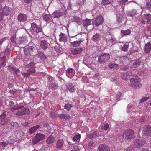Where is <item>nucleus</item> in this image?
Instances as JSON below:
<instances>
[{
	"label": "nucleus",
	"mask_w": 151,
	"mask_h": 151,
	"mask_svg": "<svg viewBox=\"0 0 151 151\" xmlns=\"http://www.w3.org/2000/svg\"><path fill=\"white\" fill-rule=\"evenodd\" d=\"M131 83L130 86L135 89H138L140 88L142 85L140 83L141 79L137 75L133 76L130 79Z\"/></svg>",
	"instance_id": "nucleus-1"
},
{
	"label": "nucleus",
	"mask_w": 151,
	"mask_h": 151,
	"mask_svg": "<svg viewBox=\"0 0 151 151\" xmlns=\"http://www.w3.org/2000/svg\"><path fill=\"white\" fill-rule=\"evenodd\" d=\"M101 127L102 129L106 130H107L109 127V124L107 123L102 124Z\"/></svg>",
	"instance_id": "nucleus-36"
},
{
	"label": "nucleus",
	"mask_w": 151,
	"mask_h": 151,
	"mask_svg": "<svg viewBox=\"0 0 151 151\" xmlns=\"http://www.w3.org/2000/svg\"><path fill=\"white\" fill-rule=\"evenodd\" d=\"M64 68H62L61 69L59 70L58 71V73L60 75H62L63 73L64 72Z\"/></svg>",
	"instance_id": "nucleus-57"
},
{
	"label": "nucleus",
	"mask_w": 151,
	"mask_h": 151,
	"mask_svg": "<svg viewBox=\"0 0 151 151\" xmlns=\"http://www.w3.org/2000/svg\"><path fill=\"white\" fill-rule=\"evenodd\" d=\"M135 13H128L127 14V15H128V16H133L135 15Z\"/></svg>",
	"instance_id": "nucleus-63"
},
{
	"label": "nucleus",
	"mask_w": 151,
	"mask_h": 151,
	"mask_svg": "<svg viewBox=\"0 0 151 151\" xmlns=\"http://www.w3.org/2000/svg\"><path fill=\"white\" fill-rule=\"evenodd\" d=\"M91 22L90 20L86 19L83 21V25L85 26H87L91 24Z\"/></svg>",
	"instance_id": "nucleus-31"
},
{
	"label": "nucleus",
	"mask_w": 151,
	"mask_h": 151,
	"mask_svg": "<svg viewBox=\"0 0 151 151\" xmlns=\"http://www.w3.org/2000/svg\"><path fill=\"white\" fill-rule=\"evenodd\" d=\"M64 116V114H58V116L60 118H63Z\"/></svg>",
	"instance_id": "nucleus-61"
},
{
	"label": "nucleus",
	"mask_w": 151,
	"mask_h": 151,
	"mask_svg": "<svg viewBox=\"0 0 151 151\" xmlns=\"http://www.w3.org/2000/svg\"><path fill=\"white\" fill-rule=\"evenodd\" d=\"M151 50V43L148 42L144 46V52L146 53H149Z\"/></svg>",
	"instance_id": "nucleus-17"
},
{
	"label": "nucleus",
	"mask_w": 151,
	"mask_h": 151,
	"mask_svg": "<svg viewBox=\"0 0 151 151\" xmlns=\"http://www.w3.org/2000/svg\"><path fill=\"white\" fill-rule=\"evenodd\" d=\"M98 151H110V150L107 145L101 144L99 146Z\"/></svg>",
	"instance_id": "nucleus-14"
},
{
	"label": "nucleus",
	"mask_w": 151,
	"mask_h": 151,
	"mask_svg": "<svg viewBox=\"0 0 151 151\" xmlns=\"http://www.w3.org/2000/svg\"><path fill=\"white\" fill-rule=\"evenodd\" d=\"M110 2V0H102V4L104 5H107Z\"/></svg>",
	"instance_id": "nucleus-44"
},
{
	"label": "nucleus",
	"mask_w": 151,
	"mask_h": 151,
	"mask_svg": "<svg viewBox=\"0 0 151 151\" xmlns=\"http://www.w3.org/2000/svg\"><path fill=\"white\" fill-rule=\"evenodd\" d=\"M13 74L14 75H17L19 73V69L15 67L13 68Z\"/></svg>",
	"instance_id": "nucleus-41"
},
{
	"label": "nucleus",
	"mask_w": 151,
	"mask_h": 151,
	"mask_svg": "<svg viewBox=\"0 0 151 151\" xmlns=\"http://www.w3.org/2000/svg\"><path fill=\"white\" fill-rule=\"evenodd\" d=\"M18 20L20 22H24L27 20V17L26 14L23 13L19 14L18 16Z\"/></svg>",
	"instance_id": "nucleus-15"
},
{
	"label": "nucleus",
	"mask_w": 151,
	"mask_h": 151,
	"mask_svg": "<svg viewBox=\"0 0 151 151\" xmlns=\"http://www.w3.org/2000/svg\"><path fill=\"white\" fill-rule=\"evenodd\" d=\"M128 47V44H124L122 48V50L124 51H126L127 50Z\"/></svg>",
	"instance_id": "nucleus-40"
},
{
	"label": "nucleus",
	"mask_w": 151,
	"mask_h": 151,
	"mask_svg": "<svg viewBox=\"0 0 151 151\" xmlns=\"http://www.w3.org/2000/svg\"><path fill=\"white\" fill-rule=\"evenodd\" d=\"M124 13H123V10L120 11V10H117L116 13V14L117 16H123Z\"/></svg>",
	"instance_id": "nucleus-39"
},
{
	"label": "nucleus",
	"mask_w": 151,
	"mask_h": 151,
	"mask_svg": "<svg viewBox=\"0 0 151 151\" xmlns=\"http://www.w3.org/2000/svg\"><path fill=\"white\" fill-rule=\"evenodd\" d=\"M11 41L13 43H16V42L15 40V37L13 35L11 38Z\"/></svg>",
	"instance_id": "nucleus-51"
},
{
	"label": "nucleus",
	"mask_w": 151,
	"mask_h": 151,
	"mask_svg": "<svg viewBox=\"0 0 151 151\" xmlns=\"http://www.w3.org/2000/svg\"><path fill=\"white\" fill-rule=\"evenodd\" d=\"M38 55L39 57L42 59L45 60L46 58L45 55L42 52H39Z\"/></svg>",
	"instance_id": "nucleus-34"
},
{
	"label": "nucleus",
	"mask_w": 151,
	"mask_h": 151,
	"mask_svg": "<svg viewBox=\"0 0 151 151\" xmlns=\"http://www.w3.org/2000/svg\"><path fill=\"white\" fill-rule=\"evenodd\" d=\"M149 99V97H144L140 101V103H142L143 102L146 101V100H148Z\"/></svg>",
	"instance_id": "nucleus-49"
},
{
	"label": "nucleus",
	"mask_w": 151,
	"mask_h": 151,
	"mask_svg": "<svg viewBox=\"0 0 151 151\" xmlns=\"http://www.w3.org/2000/svg\"><path fill=\"white\" fill-rule=\"evenodd\" d=\"M134 131L131 129L127 130L126 131L125 139L127 140L130 139L134 137Z\"/></svg>",
	"instance_id": "nucleus-10"
},
{
	"label": "nucleus",
	"mask_w": 151,
	"mask_h": 151,
	"mask_svg": "<svg viewBox=\"0 0 151 151\" xmlns=\"http://www.w3.org/2000/svg\"><path fill=\"white\" fill-rule=\"evenodd\" d=\"M143 133L147 136L151 135V125L145 126L143 131Z\"/></svg>",
	"instance_id": "nucleus-11"
},
{
	"label": "nucleus",
	"mask_w": 151,
	"mask_h": 151,
	"mask_svg": "<svg viewBox=\"0 0 151 151\" xmlns=\"http://www.w3.org/2000/svg\"><path fill=\"white\" fill-rule=\"evenodd\" d=\"M121 33H122L121 36L123 37L129 35L131 33V31L129 29H127L125 31L121 30Z\"/></svg>",
	"instance_id": "nucleus-24"
},
{
	"label": "nucleus",
	"mask_w": 151,
	"mask_h": 151,
	"mask_svg": "<svg viewBox=\"0 0 151 151\" xmlns=\"http://www.w3.org/2000/svg\"><path fill=\"white\" fill-rule=\"evenodd\" d=\"M44 126L45 127H47L48 130H49L50 128L49 127V125L47 124H44Z\"/></svg>",
	"instance_id": "nucleus-62"
},
{
	"label": "nucleus",
	"mask_w": 151,
	"mask_h": 151,
	"mask_svg": "<svg viewBox=\"0 0 151 151\" xmlns=\"http://www.w3.org/2000/svg\"><path fill=\"white\" fill-rule=\"evenodd\" d=\"M10 123L9 120V119H6L5 120V122L3 123H1V124L3 125H4L5 124H8V123Z\"/></svg>",
	"instance_id": "nucleus-58"
},
{
	"label": "nucleus",
	"mask_w": 151,
	"mask_h": 151,
	"mask_svg": "<svg viewBox=\"0 0 151 151\" xmlns=\"http://www.w3.org/2000/svg\"><path fill=\"white\" fill-rule=\"evenodd\" d=\"M32 1V0H24V1L27 3H30Z\"/></svg>",
	"instance_id": "nucleus-64"
},
{
	"label": "nucleus",
	"mask_w": 151,
	"mask_h": 151,
	"mask_svg": "<svg viewBox=\"0 0 151 151\" xmlns=\"http://www.w3.org/2000/svg\"><path fill=\"white\" fill-rule=\"evenodd\" d=\"M6 39L7 38L6 37H3L0 39V47L1 46L3 43L4 42Z\"/></svg>",
	"instance_id": "nucleus-48"
},
{
	"label": "nucleus",
	"mask_w": 151,
	"mask_h": 151,
	"mask_svg": "<svg viewBox=\"0 0 151 151\" xmlns=\"http://www.w3.org/2000/svg\"><path fill=\"white\" fill-rule=\"evenodd\" d=\"M128 0H121L120 1V3L122 5L124 4Z\"/></svg>",
	"instance_id": "nucleus-60"
},
{
	"label": "nucleus",
	"mask_w": 151,
	"mask_h": 151,
	"mask_svg": "<svg viewBox=\"0 0 151 151\" xmlns=\"http://www.w3.org/2000/svg\"><path fill=\"white\" fill-rule=\"evenodd\" d=\"M68 89L70 92H73L75 91V88L73 84L70 83H68L66 85Z\"/></svg>",
	"instance_id": "nucleus-22"
},
{
	"label": "nucleus",
	"mask_w": 151,
	"mask_h": 151,
	"mask_svg": "<svg viewBox=\"0 0 151 151\" xmlns=\"http://www.w3.org/2000/svg\"><path fill=\"white\" fill-rule=\"evenodd\" d=\"M141 63V61L140 60L138 59L132 60L130 63L131 68L132 69H134L139 67Z\"/></svg>",
	"instance_id": "nucleus-6"
},
{
	"label": "nucleus",
	"mask_w": 151,
	"mask_h": 151,
	"mask_svg": "<svg viewBox=\"0 0 151 151\" xmlns=\"http://www.w3.org/2000/svg\"><path fill=\"white\" fill-rule=\"evenodd\" d=\"M129 67L127 65H124L122 67V69L123 71H126L129 69Z\"/></svg>",
	"instance_id": "nucleus-50"
},
{
	"label": "nucleus",
	"mask_w": 151,
	"mask_h": 151,
	"mask_svg": "<svg viewBox=\"0 0 151 151\" xmlns=\"http://www.w3.org/2000/svg\"><path fill=\"white\" fill-rule=\"evenodd\" d=\"M30 112L29 109L27 108H24L17 111L15 115L18 116H20L24 115H29Z\"/></svg>",
	"instance_id": "nucleus-5"
},
{
	"label": "nucleus",
	"mask_w": 151,
	"mask_h": 151,
	"mask_svg": "<svg viewBox=\"0 0 151 151\" xmlns=\"http://www.w3.org/2000/svg\"><path fill=\"white\" fill-rule=\"evenodd\" d=\"M7 145V144L6 143L1 142H0V148L4 147Z\"/></svg>",
	"instance_id": "nucleus-47"
},
{
	"label": "nucleus",
	"mask_w": 151,
	"mask_h": 151,
	"mask_svg": "<svg viewBox=\"0 0 151 151\" xmlns=\"http://www.w3.org/2000/svg\"><path fill=\"white\" fill-rule=\"evenodd\" d=\"M104 21L103 18L101 15H99L96 17L95 20V25L98 26L101 25Z\"/></svg>",
	"instance_id": "nucleus-12"
},
{
	"label": "nucleus",
	"mask_w": 151,
	"mask_h": 151,
	"mask_svg": "<svg viewBox=\"0 0 151 151\" xmlns=\"http://www.w3.org/2000/svg\"><path fill=\"white\" fill-rule=\"evenodd\" d=\"M39 127V125H37L31 127L29 130V133L30 134H32Z\"/></svg>",
	"instance_id": "nucleus-26"
},
{
	"label": "nucleus",
	"mask_w": 151,
	"mask_h": 151,
	"mask_svg": "<svg viewBox=\"0 0 151 151\" xmlns=\"http://www.w3.org/2000/svg\"><path fill=\"white\" fill-rule=\"evenodd\" d=\"M59 40L60 41L65 42L67 41V37L66 35L63 33H61L59 35Z\"/></svg>",
	"instance_id": "nucleus-20"
},
{
	"label": "nucleus",
	"mask_w": 151,
	"mask_h": 151,
	"mask_svg": "<svg viewBox=\"0 0 151 151\" xmlns=\"http://www.w3.org/2000/svg\"><path fill=\"white\" fill-rule=\"evenodd\" d=\"M23 107L22 105L14 106L11 109V110L12 112H14L15 110H19Z\"/></svg>",
	"instance_id": "nucleus-29"
},
{
	"label": "nucleus",
	"mask_w": 151,
	"mask_h": 151,
	"mask_svg": "<svg viewBox=\"0 0 151 151\" xmlns=\"http://www.w3.org/2000/svg\"><path fill=\"white\" fill-rule=\"evenodd\" d=\"M35 64L34 62H31L29 64L26 65V68L28 69L27 71L31 74L34 73L35 72Z\"/></svg>",
	"instance_id": "nucleus-7"
},
{
	"label": "nucleus",
	"mask_w": 151,
	"mask_h": 151,
	"mask_svg": "<svg viewBox=\"0 0 151 151\" xmlns=\"http://www.w3.org/2000/svg\"><path fill=\"white\" fill-rule=\"evenodd\" d=\"M72 107V105L69 104H66L65 105L64 108L65 109H67L68 111H69Z\"/></svg>",
	"instance_id": "nucleus-42"
},
{
	"label": "nucleus",
	"mask_w": 151,
	"mask_h": 151,
	"mask_svg": "<svg viewBox=\"0 0 151 151\" xmlns=\"http://www.w3.org/2000/svg\"><path fill=\"white\" fill-rule=\"evenodd\" d=\"M17 92V90L15 89H12V90H11L9 91V93L11 94H14L16 93Z\"/></svg>",
	"instance_id": "nucleus-52"
},
{
	"label": "nucleus",
	"mask_w": 151,
	"mask_h": 151,
	"mask_svg": "<svg viewBox=\"0 0 151 151\" xmlns=\"http://www.w3.org/2000/svg\"><path fill=\"white\" fill-rule=\"evenodd\" d=\"M50 17L48 15H44L43 17V18L45 21H47L50 19Z\"/></svg>",
	"instance_id": "nucleus-55"
},
{
	"label": "nucleus",
	"mask_w": 151,
	"mask_h": 151,
	"mask_svg": "<svg viewBox=\"0 0 151 151\" xmlns=\"http://www.w3.org/2000/svg\"><path fill=\"white\" fill-rule=\"evenodd\" d=\"M127 74L126 73H124L121 74V78L124 80H127Z\"/></svg>",
	"instance_id": "nucleus-38"
},
{
	"label": "nucleus",
	"mask_w": 151,
	"mask_h": 151,
	"mask_svg": "<svg viewBox=\"0 0 151 151\" xmlns=\"http://www.w3.org/2000/svg\"><path fill=\"white\" fill-rule=\"evenodd\" d=\"M108 37L109 38L108 39V40L109 42L112 43L116 41V39L111 35H109L108 36Z\"/></svg>",
	"instance_id": "nucleus-30"
},
{
	"label": "nucleus",
	"mask_w": 151,
	"mask_h": 151,
	"mask_svg": "<svg viewBox=\"0 0 151 151\" xmlns=\"http://www.w3.org/2000/svg\"><path fill=\"white\" fill-rule=\"evenodd\" d=\"M33 47L32 46H27L25 47L24 50V53L26 55H31L33 52Z\"/></svg>",
	"instance_id": "nucleus-9"
},
{
	"label": "nucleus",
	"mask_w": 151,
	"mask_h": 151,
	"mask_svg": "<svg viewBox=\"0 0 151 151\" xmlns=\"http://www.w3.org/2000/svg\"><path fill=\"white\" fill-rule=\"evenodd\" d=\"M62 13L60 12V10L55 11L52 14V17L54 18H58L61 16Z\"/></svg>",
	"instance_id": "nucleus-21"
},
{
	"label": "nucleus",
	"mask_w": 151,
	"mask_h": 151,
	"mask_svg": "<svg viewBox=\"0 0 151 151\" xmlns=\"http://www.w3.org/2000/svg\"><path fill=\"white\" fill-rule=\"evenodd\" d=\"M101 37L99 34H96L95 35V41H97L100 40Z\"/></svg>",
	"instance_id": "nucleus-45"
},
{
	"label": "nucleus",
	"mask_w": 151,
	"mask_h": 151,
	"mask_svg": "<svg viewBox=\"0 0 151 151\" xmlns=\"http://www.w3.org/2000/svg\"><path fill=\"white\" fill-rule=\"evenodd\" d=\"M63 144V141L62 139H58L57 141V147L58 148H61Z\"/></svg>",
	"instance_id": "nucleus-27"
},
{
	"label": "nucleus",
	"mask_w": 151,
	"mask_h": 151,
	"mask_svg": "<svg viewBox=\"0 0 151 151\" xmlns=\"http://www.w3.org/2000/svg\"><path fill=\"white\" fill-rule=\"evenodd\" d=\"M146 5L148 9H151V2H147Z\"/></svg>",
	"instance_id": "nucleus-56"
},
{
	"label": "nucleus",
	"mask_w": 151,
	"mask_h": 151,
	"mask_svg": "<svg viewBox=\"0 0 151 151\" xmlns=\"http://www.w3.org/2000/svg\"><path fill=\"white\" fill-rule=\"evenodd\" d=\"M145 141L143 139H137L133 142V147L137 148L141 147L145 143Z\"/></svg>",
	"instance_id": "nucleus-4"
},
{
	"label": "nucleus",
	"mask_w": 151,
	"mask_h": 151,
	"mask_svg": "<svg viewBox=\"0 0 151 151\" xmlns=\"http://www.w3.org/2000/svg\"><path fill=\"white\" fill-rule=\"evenodd\" d=\"M1 10L2 11V10ZM1 12H2V14L4 15H8L10 14L9 10H3ZM2 15V14H1H1H0V16H1Z\"/></svg>",
	"instance_id": "nucleus-37"
},
{
	"label": "nucleus",
	"mask_w": 151,
	"mask_h": 151,
	"mask_svg": "<svg viewBox=\"0 0 151 151\" xmlns=\"http://www.w3.org/2000/svg\"><path fill=\"white\" fill-rule=\"evenodd\" d=\"M55 141L54 137L52 135L49 136L47 139L46 142L48 143H53Z\"/></svg>",
	"instance_id": "nucleus-25"
},
{
	"label": "nucleus",
	"mask_w": 151,
	"mask_h": 151,
	"mask_svg": "<svg viewBox=\"0 0 151 151\" xmlns=\"http://www.w3.org/2000/svg\"><path fill=\"white\" fill-rule=\"evenodd\" d=\"M64 119L65 120H69L70 119V116L68 114H64Z\"/></svg>",
	"instance_id": "nucleus-53"
},
{
	"label": "nucleus",
	"mask_w": 151,
	"mask_h": 151,
	"mask_svg": "<svg viewBox=\"0 0 151 151\" xmlns=\"http://www.w3.org/2000/svg\"><path fill=\"white\" fill-rule=\"evenodd\" d=\"M83 40H82L81 39V40L79 41H76L71 43V44L74 47H78L82 42Z\"/></svg>",
	"instance_id": "nucleus-23"
},
{
	"label": "nucleus",
	"mask_w": 151,
	"mask_h": 151,
	"mask_svg": "<svg viewBox=\"0 0 151 151\" xmlns=\"http://www.w3.org/2000/svg\"><path fill=\"white\" fill-rule=\"evenodd\" d=\"M117 17V21L119 23H121L123 19V17L122 16H119Z\"/></svg>",
	"instance_id": "nucleus-43"
},
{
	"label": "nucleus",
	"mask_w": 151,
	"mask_h": 151,
	"mask_svg": "<svg viewBox=\"0 0 151 151\" xmlns=\"http://www.w3.org/2000/svg\"><path fill=\"white\" fill-rule=\"evenodd\" d=\"M75 70L71 68H69L67 69L66 71V74L67 76L69 78H71L75 74Z\"/></svg>",
	"instance_id": "nucleus-13"
},
{
	"label": "nucleus",
	"mask_w": 151,
	"mask_h": 151,
	"mask_svg": "<svg viewBox=\"0 0 151 151\" xmlns=\"http://www.w3.org/2000/svg\"><path fill=\"white\" fill-rule=\"evenodd\" d=\"M45 136L42 134L38 133L32 139V142L34 144H35L40 141L45 139Z\"/></svg>",
	"instance_id": "nucleus-2"
},
{
	"label": "nucleus",
	"mask_w": 151,
	"mask_h": 151,
	"mask_svg": "<svg viewBox=\"0 0 151 151\" xmlns=\"http://www.w3.org/2000/svg\"><path fill=\"white\" fill-rule=\"evenodd\" d=\"M80 137V134H76L73 137V140L74 141L78 142L79 141Z\"/></svg>",
	"instance_id": "nucleus-32"
},
{
	"label": "nucleus",
	"mask_w": 151,
	"mask_h": 151,
	"mask_svg": "<svg viewBox=\"0 0 151 151\" xmlns=\"http://www.w3.org/2000/svg\"><path fill=\"white\" fill-rule=\"evenodd\" d=\"M74 21L79 24H80L81 22V19L78 17L75 16L74 17Z\"/></svg>",
	"instance_id": "nucleus-35"
},
{
	"label": "nucleus",
	"mask_w": 151,
	"mask_h": 151,
	"mask_svg": "<svg viewBox=\"0 0 151 151\" xmlns=\"http://www.w3.org/2000/svg\"><path fill=\"white\" fill-rule=\"evenodd\" d=\"M40 46L42 49L45 50L48 47L49 43L46 40H43L40 41Z\"/></svg>",
	"instance_id": "nucleus-16"
},
{
	"label": "nucleus",
	"mask_w": 151,
	"mask_h": 151,
	"mask_svg": "<svg viewBox=\"0 0 151 151\" xmlns=\"http://www.w3.org/2000/svg\"><path fill=\"white\" fill-rule=\"evenodd\" d=\"M145 16L144 17L145 19H147V22L149 24H151V17L150 16V14H144Z\"/></svg>",
	"instance_id": "nucleus-28"
},
{
	"label": "nucleus",
	"mask_w": 151,
	"mask_h": 151,
	"mask_svg": "<svg viewBox=\"0 0 151 151\" xmlns=\"http://www.w3.org/2000/svg\"><path fill=\"white\" fill-rule=\"evenodd\" d=\"M30 73H24L22 74V75L24 77H28L29 76Z\"/></svg>",
	"instance_id": "nucleus-54"
},
{
	"label": "nucleus",
	"mask_w": 151,
	"mask_h": 151,
	"mask_svg": "<svg viewBox=\"0 0 151 151\" xmlns=\"http://www.w3.org/2000/svg\"><path fill=\"white\" fill-rule=\"evenodd\" d=\"M121 96L122 93L120 92H119L117 93L116 96V98L117 101H119L118 99L121 97Z\"/></svg>",
	"instance_id": "nucleus-46"
},
{
	"label": "nucleus",
	"mask_w": 151,
	"mask_h": 151,
	"mask_svg": "<svg viewBox=\"0 0 151 151\" xmlns=\"http://www.w3.org/2000/svg\"><path fill=\"white\" fill-rule=\"evenodd\" d=\"M118 66L117 64H109L108 65V67L110 69H116Z\"/></svg>",
	"instance_id": "nucleus-33"
},
{
	"label": "nucleus",
	"mask_w": 151,
	"mask_h": 151,
	"mask_svg": "<svg viewBox=\"0 0 151 151\" xmlns=\"http://www.w3.org/2000/svg\"><path fill=\"white\" fill-rule=\"evenodd\" d=\"M6 61V56L0 57V68L5 66Z\"/></svg>",
	"instance_id": "nucleus-19"
},
{
	"label": "nucleus",
	"mask_w": 151,
	"mask_h": 151,
	"mask_svg": "<svg viewBox=\"0 0 151 151\" xmlns=\"http://www.w3.org/2000/svg\"><path fill=\"white\" fill-rule=\"evenodd\" d=\"M6 116V114L5 113H3L0 116V119H4Z\"/></svg>",
	"instance_id": "nucleus-59"
},
{
	"label": "nucleus",
	"mask_w": 151,
	"mask_h": 151,
	"mask_svg": "<svg viewBox=\"0 0 151 151\" xmlns=\"http://www.w3.org/2000/svg\"><path fill=\"white\" fill-rule=\"evenodd\" d=\"M83 51V49L81 48H75L72 49L71 51L72 54L76 55L81 53Z\"/></svg>",
	"instance_id": "nucleus-18"
},
{
	"label": "nucleus",
	"mask_w": 151,
	"mask_h": 151,
	"mask_svg": "<svg viewBox=\"0 0 151 151\" xmlns=\"http://www.w3.org/2000/svg\"><path fill=\"white\" fill-rule=\"evenodd\" d=\"M31 27L33 31L36 33H38L41 32L42 31L41 27L35 23H31Z\"/></svg>",
	"instance_id": "nucleus-8"
},
{
	"label": "nucleus",
	"mask_w": 151,
	"mask_h": 151,
	"mask_svg": "<svg viewBox=\"0 0 151 151\" xmlns=\"http://www.w3.org/2000/svg\"><path fill=\"white\" fill-rule=\"evenodd\" d=\"M110 58L109 54V53H102L99 57V61L101 63H105Z\"/></svg>",
	"instance_id": "nucleus-3"
}]
</instances>
